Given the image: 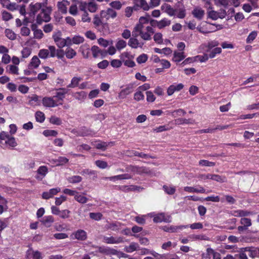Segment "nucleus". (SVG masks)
<instances>
[{
    "label": "nucleus",
    "mask_w": 259,
    "mask_h": 259,
    "mask_svg": "<svg viewBox=\"0 0 259 259\" xmlns=\"http://www.w3.org/2000/svg\"><path fill=\"white\" fill-rule=\"evenodd\" d=\"M148 60V56L145 54L140 55L137 58V61L139 64L145 63Z\"/></svg>",
    "instance_id": "obj_49"
},
{
    "label": "nucleus",
    "mask_w": 259,
    "mask_h": 259,
    "mask_svg": "<svg viewBox=\"0 0 259 259\" xmlns=\"http://www.w3.org/2000/svg\"><path fill=\"white\" fill-rule=\"evenodd\" d=\"M5 33L6 36L11 40H15L16 38V34L10 29H6Z\"/></svg>",
    "instance_id": "obj_26"
},
{
    "label": "nucleus",
    "mask_w": 259,
    "mask_h": 259,
    "mask_svg": "<svg viewBox=\"0 0 259 259\" xmlns=\"http://www.w3.org/2000/svg\"><path fill=\"white\" fill-rule=\"evenodd\" d=\"M35 117L36 121L42 123L45 121V116L43 112L41 111H37L35 114Z\"/></svg>",
    "instance_id": "obj_27"
},
{
    "label": "nucleus",
    "mask_w": 259,
    "mask_h": 259,
    "mask_svg": "<svg viewBox=\"0 0 259 259\" xmlns=\"http://www.w3.org/2000/svg\"><path fill=\"white\" fill-rule=\"evenodd\" d=\"M13 18L12 15L6 11L2 12V19L5 21H8Z\"/></svg>",
    "instance_id": "obj_51"
},
{
    "label": "nucleus",
    "mask_w": 259,
    "mask_h": 259,
    "mask_svg": "<svg viewBox=\"0 0 259 259\" xmlns=\"http://www.w3.org/2000/svg\"><path fill=\"white\" fill-rule=\"evenodd\" d=\"M89 215L91 219L96 221L100 220L103 217L102 214L100 212H91L90 213Z\"/></svg>",
    "instance_id": "obj_42"
},
{
    "label": "nucleus",
    "mask_w": 259,
    "mask_h": 259,
    "mask_svg": "<svg viewBox=\"0 0 259 259\" xmlns=\"http://www.w3.org/2000/svg\"><path fill=\"white\" fill-rule=\"evenodd\" d=\"M30 100L29 103L31 105H36L38 104V96L36 95H33L32 97H28Z\"/></svg>",
    "instance_id": "obj_45"
},
{
    "label": "nucleus",
    "mask_w": 259,
    "mask_h": 259,
    "mask_svg": "<svg viewBox=\"0 0 259 259\" xmlns=\"http://www.w3.org/2000/svg\"><path fill=\"white\" fill-rule=\"evenodd\" d=\"M232 214L234 216L236 217H242L250 215H254L256 214V212L245 210H234Z\"/></svg>",
    "instance_id": "obj_10"
},
{
    "label": "nucleus",
    "mask_w": 259,
    "mask_h": 259,
    "mask_svg": "<svg viewBox=\"0 0 259 259\" xmlns=\"http://www.w3.org/2000/svg\"><path fill=\"white\" fill-rule=\"evenodd\" d=\"M126 46V42L125 41L122 39L119 40L116 44V48L118 50H120L123 48H124Z\"/></svg>",
    "instance_id": "obj_50"
},
{
    "label": "nucleus",
    "mask_w": 259,
    "mask_h": 259,
    "mask_svg": "<svg viewBox=\"0 0 259 259\" xmlns=\"http://www.w3.org/2000/svg\"><path fill=\"white\" fill-rule=\"evenodd\" d=\"M138 246L137 243L132 242L128 246H126L124 248V250L126 252H132L137 249V247Z\"/></svg>",
    "instance_id": "obj_34"
},
{
    "label": "nucleus",
    "mask_w": 259,
    "mask_h": 259,
    "mask_svg": "<svg viewBox=\"0 0 259 259\" xmlns=\"http://www.w3.org/2000/svg\"><path fill=\"white\" fill-rule=\"evenodd\" d=\"M234 259H248L246 254L243 252H238L234 255Z\"/></svg>",
    "instance_id": "obj_64"
},
{
    "label": "nucleus",
    "mask_w": 259,
    "mask_h": 259,
    "mask_svg": "<svg viewBox=\"0 0 259 259\" xmlns=\"http://www.w3.org/2000/svg\"><path fill=\"white\" fill-rule=\"evenodd\" d=\"M249 255L252 258L259 257V247H252L251 253H249Z\"/></svg>",
    "instance_id": "obj_40"
},
{
    "label": "nucleus",
    "mask_w": 259,
    "mask_h": 259,
    "mask_svg": "<svg viewBox=\"0 0 259 259\" xmlns=\"http://www.w3.org/2000/svg\"><path fill=\"white\" fill-rule=\"evenodd\" d=\"M153 38L154 41L159 44H161L163 42L162 35L160 32L155 33L154 35Z\"/></svg>",
    "instance_id": "obj_56"
},
{
    "label": "nucleus",
    "mask_w": 259,
    "mask_h": 259,
    "mask_svg": "<svg viewBox=\"0 0 259 259\" xmlns=\"http://www.w3.org/2000/svg\"><path fill=\"white\" fill-rule=\"evenodd\" d=\"M74 199L79 203L83 204L85 203L88 200V198L82 195H79V193L75 195Z\"/></svg>",
    "instance_id": "obj_36"
},
{
    "label": "nucleus",
    "mask_w": 259,
    "mask_h": 259,
    "mask_svg": "<svg viewBox=\"0 0 259 259\" xmlns=\"http://www.w3.org/2000/svg\"><path fill=\"white\" fill-rule=\"evenodd\" d=\"M192 14L198 20H201L204 16L205 12L201 8L196 7L192 11Z\"/></svg>",
    "instance_id": "obj_9"
},
{
    "label": "nucleus",
    "mask_w": 259,
    "mask_h": 259,
    "mask_svg": "<svg viewBox=\"0 0 259 259\" xmlns=\"http://www.w3.org/2000/svg\"><path fill=\"white\" fill-rule=\"evenodd\" d=\"M80 49L82 50V54L83 57L88 58L91 51L89 46L87 44H84L80 47Z\"/></svg>",
    "instance_id": "obj_20"
},
{
    "label": "nucleus",
    "mask_w": 259,
    "mask_h": 259,
    "mask_svg": "<svg viewBox=\"0 0 259 259\" xmlns=\"http://www.w3.org/2000/svg\"><path fill=\"white\" fill-rule=\"evenodd\" d=\"M40 63V61L38 58L37 56H34L31 59V62L29 64V68H30L31 67L36 68L38 67Z\"/></svg>",
    "instance_id": "obj_18"
},
{
    "label": "nucleus",
    "mask_w": 259,
    "mask_h": 259,
    "mask_svg": "<svg viewBox=\"0 0 259 259\" xmlns=\"http://www.w3.org/2000/svg\"><path fill=\"white\" fill-rule=\"evenodd\" d=\"M76 239L83 241L87 239V233L83 230H78L75 233Z\"/></svg>",
    "instance_id": "obj_16"
},
{
    "label": "nucleus",
    "mask_w": 259,
    "mask_h": 259,
    "mask_svg": "<svg viewBox=\"0 0 259 259\" xmlns=\"http://www.w3.org/2000/svg\"><path fill=\"white\" fill-rule=\"evenodd\" d=\"M133 176L128 174H124L119 175L115 176L106 177L105 179L109 180L111 181H115L117 180H126L132 179Z\"/></svg>",
    "instance_id": "obj_8"
},
{
    "label": "nucleus",
    "mask_w": 259,
    "mask_h": 259,
    "mask_svg": "<svg viewBox=\"0 0 259 259\" xmlns=\"http://www.w3.org/2000/svg\"><path fill=\"white\" fill-rule=\"evenodd\" d=\"M72 96L77 100H82L86 97L87 94L85 92L81 91L73 93Z\"/></svg>",
    "instance_id": "obj_28"
},
{
    "label": "nucleus",
    "mask_w": 259,
    "mask_h": 259,
    "mask_svg": "<svg viewBox=\"0 0 259 259\" xmlns=\"http://www.w3.org/2000/svg\"><path fill=\"white\" fill-rule=\"evenodd\" d=\"M65 55L67 58L71 59L76 55V52L72 48L67 47L65 50Z\"/></svg>",
    "instance_id": "obj_17"
},
{
    "label": "nucleus",
    "mask_w": 259,
    "mask_h": 259,
    "mask_svg": "<svg viewBox=\"0 0 259 259\" xmlns=\"http://www.w3.org/2000/svg\"><path fill=\"white\" fill-rule=\"evenodd\" d=\"M126 171L139 175H142L143 174H149L151 173V171L148 167L132 165H128L126 167Z\"/></svg>",
    "instance_id": "obj_2"
},
{
    "label": "nucleus",
    "mask_w": 259,
    "mask_h": 259,
    "mask_svg": "<svg viewBox=\"0 0 259 259\" xmlns=\"http://www.w3.org/2000/svg\"><path fill=\"white\" fill-rule=\"evenodd\" d=\"M240 224L248 228L252 224L250 219L242 218L240 220Z\"/></svg>",
    "instance_id": "obj_38"
},
{
    "label": "nucleus",
    "mask_w": 259,
    "mask_h": 259,
    "mask_svg": "<svg viewBox=\"0 0 259 259\" xmlns=\"http://www.w3.org/2000/svg\"><path fill=\"white\" fill-rule=\"evenodd\" d=\"M120 58L122 61H124V59L125 58H127V60H133L134 58V56L128 52H123L120 55Z\"/></svg>",
    "instance_id": "obj_44"
},
{
    "label": "nucleus",
    "mask_w": 259,
    "mask_h": 259,
    "mask_svg": "<svg viewBox=\"0 0 259 259\" xmlns=\"http://www.w3.org/2000/svg\"><path fill=\"white\" fill-rule=\"evenodd\" d=\"M166 7L165 12L167 13L169 16H172L175 15L176 10L174 9L170 5L165 4Z\"/></svg>",
    "instance_id": "obj_54"
},
{
    "label": "nucleus",
    "mask_w": 259,
    "mask_h": 259,
    "mask_svg": "<svg viewBox=\"0 0 259 259\" xmlns=\"http://www.w3.org/2000/svg\"><path fill=\"white\" fill-rule=\"evenodd\" d=\"M139 44L140 42L136 38L131 37L128 41V45L134 49H137L139 47Z\"/></svg>",
    "instance_id": "obj_22"
},
{
    "label": "nucleus",
    "mask_w": 259,
    "mask_h": 259,
    "mask_svg": "<svg viewBox=\"0 0 259 259\" xmlns=\"http://www.w3.org/2000/svg\"><path fill=\"white\" fill-rule=\"evenodd\" d=\"M200 165L205 166H213L215 165V163L211 161H209L206 160H200L199 162Z\"/></svg>",
    "instance_id": "obj_58"
},
{
    "label": "nucleus",
    "mask_w": 259,
    "mask_h": 259,
    "mask_svg": "<svg viewBox=\"0 0 259 259\" xmlns=\"http://www.w3.org/2000/svg\"><path fill=\"white\" fill-rule=\"evenodd\" d=\"M189 227V225H181L179 226H163L162 229L167 232H176L178 229H182L183 228H187Z\"/></svg>",
    "instance_id": "obj_12"
},
{
    "label": "nucleus",
    "mask_w": 259,
    "mask_h": 259,
    "mask_svg": "<svg viewBox=\"0 0 259 259\" xmlns=\"http://www.w3.org/2000/svg\"><path fill=\"white\" fill-rule=\"evenodd\" d=\"M53 97H44L42 100V103L44 106L48 107H54L59 105H62V102L57 103Z\"/></svg>",
    "instance_id": "obj_4"
},
{
    "label": "nucleus",
    "mask_w": 259,
    "mask_h": 259,
    "mask_svg": "<svg viewBox=\"0 0 259 259\" xmlns=\"http://www.w3.org/2000/svg\"><path fill=\"white\" fill-rule=\"evenodd\" d=\"M189 238H192L194 239H196V240H200L209 241L210 240L209 238L205 235H192L189 236Z\"/></svg>",
    "instance_id": "obj_32"
},
{
    "label": "nucleus",
    "mask_w": 259,
    "mask_h": 259,
    "mask_svg": "<svg viewBox=\"0 0 259 259\" xmlns=\"http://www.w3.org/2000/svg\"><path fill=\"white\" fill-rule=\"evenodd\" d=\"M54 222V219L52 215L45 216L41 221V222L47 227H51Z\"/></svg>",
    "instance_id": "obj_14"
},
{
    "label": "nucleus",
    "mask_w": 259,
    "mask_h": 259,
    "mask_svg": "<svg viewBox=\"0 0 259 259\" xmlns=\"http://www.w3.org/2000/svg\"><path fill=\"white\" fill-rule=\"evenodd\" d=\"M93 23L96 26L102 25L103 27H104L107 24L106 23H103L101 20V18H100L97 15L94 16Z\"/></svg>",
    "instance_id": "obj_30"
},
{
    "label": "nucleus",
    "mask_w": 259,
    "mask_h": 259,
    "mask_svg": "<svg viewBox=\"0 0 259 259\" xmlns=\"http://www.w3.org/2000/svg\"><path fill=\"white\" fill-rule=\"evenodd\" d=\"M91 51L92 52L93 56L94 58H96L99 56L100 49L97 46H93L91 48Z\"/></svg>",
    "instance_id": "obj_53"
},
{
    "label": "nucleus",
    "mask_w": 259,
    "mask_h": 259,
    "mask_svg": "<svg viewBox=\"0 0 259 259\" xmlns=\"http://www.w3.org/2000/svg\"><path fill=\"white\" fill-rule=\"evenodd\" d=\"M58 132L55 130H46L43 132V135L46 137L53 136L56 137Z\"/></svg>",
    "instance_id": "obj_48"
},
{
    "label": "nucleus",
    "mask_w": 259,
    "mask_h": 259,
    "mask_svg": "<svg viewBox=\"0 0 259 259\" xmlns=\"http://www.w3.org/2000/svg\"><path fill=\"white\" fill-rule=\"evenodd\" d=\"M212 180L220 183H224L226 182V178L224 176H221L218 175H213Z\"/></svg>",
    "instance_id": "obj_43"
},
{
    "label": "nucleus",
    "mask_w": 259,
    "mask_h": 259,
    "mask_svg": "<svg viewBox=\"0 0 259 259\" xmlns=\"http://www.w3.org/2000/svg\"><path fill=\"white\" fill-rule=\"evenodd\" d=\"M134 99L137 101L143 100L144 99V95L141 91H138L134 94Z\"/></svg>",
    "instance_id": "obj_41"
},
{
    "label": "nucleus",
    "mask_w": 259,
    "mask_h": 259,
    "mask_svg": "<svg viewBox=\"0 0 259 259\" xmlns=\"http://www.w3.org/2000/svg\"><path fill=\"white\" fill-rule=\"evenodd\" d=\"M49 55V51L47 49H41L38 53V56L41 59H46Z\"/></svg>",
    "instance_id": "obj_47"
},
{
    "label": "nucleus",
    "mask_w": 259,
    "mask_h": 259,
    "mask_svg": "<svg viewBox=\"0 0 259 259\" xmlns=\"http://www.w3.org/2000/svg\"><path fill=\"white\" fill-rule=\"evenodd\" d=\"M122 62L121 60L114 59L111 61V65L114 68H119L121 66Z\"/></svg>",
    "instance_id": "obj_60"
},
{
    "label": "nucleus",
    "mask_w": 259,
    "mask_h": 259,
    "mask_svg": "<svg viewBox=\"0 0 259 259\" xmlns=\"http://www.w3.org/2000/svg\"><path fill=\"white\" fill-rule=\"evenodd\" d=\"M37 174L39 175L41 177L39 176L35 177L37 180H42L48 172V168L46 166H40L37 170Z\"/></svg>",
    "instance_id": "obj_13"
},
{
    "label": "nucleus",
    "mask_w": 259,
    "mask_h": 259,
    "mask_svg": "<svg viewBox=\"0 0 259 259\" xmlns=\"http://www.w3.org/2000/svg\"><path fill=\"white\" fill-rule=\"evenodd\" d=\"M109 65V62L106 60H104L98 63V67L100 69H105Z\"/></svg>",
    "instance_id": "obj_63"
},
{
    "label": "nucleus",
    "mask_w": 259,
    "mask_h": 259,
    "mask_svg": "<svg viewBox=\"0 0 259 259\" xmlns=\"http://www.w3.org/2000/svg\"><path fill=\"white\" fill-rule=\"evenodd\" d=\"M51 12L52 9L51 7H47L46 9H41V12L36 17V21L37 24L41 25L43 22H49L51 19L50 16Z\"/></svg>",
    "instance_id": "obj_1"
},
{
    "label": "nucleus",
    "mask_w": 259,
    "mask_h": 259,
    "mask_svg": "<svg viewBox=\"0 0 259 259\" xmlns=\"http://www.w3.org/2000/svg\"><path fill=\"white\" fill-rule=\"evenodd\" d=\"M163 189L164 190V192L168 195H173L176 192V189L175 187L163 185Z\"/></svg>",
    "instance_id": "obj_31"
},
{
    "label": "nucleus",
    "mask_w": 259,
    "mask_h": 259,
    "mask_svg": "<svg viewBox=\"0 0 259 259\" xmlns=\"http://www.w3.org/2000/svg\"><path fill=\"white\" fill-rule=\"evenodd\" d=\"M194 58H195V61L197 59L200 62H204L208 60L209 57L208 54H204L202 56L197 55L194 57Z\"/></svg>",
    "instance_id": "obj_52"
},
{
    "label": "nucleus",
    "mask_w": 259,
    "mask_h": 259,
    "mask_svg": "<svg viewBox=\"0 0 259 259\" xmlns=\"http://www.w3.org/2000/svg\"><path fill=\"white\" fill-rule=\"evenodd\" d=\"M56 95L54 96L53 98H57V103H59L60 101L62 103L65 95L68 94L70 90L67 88H59L56 89Z\"/></svg>",
    "instance_id": "obj_5"
},
{
    "label": "nucleus",
    "mask_w": 259,
    "mask_h": 259,
    "mask_svg": "<svg viewBox=\"0 0 259 259\" xmlns=\"http://www.w3.org/2000/svg\"><path fill=\"white\" fill-rule=\"evenodd\" d=\"M133 91V85L128 84L126 88L122 89L119 93V97L121 98H124L127 95L130 94Z\"/></svg>",
    "instance_id": "obj_11"
},
{
    "label": "nucleus",
    "mask_w": 259,
    "mask_h": 259,
    "mask_svg": "<svg viewBox=\"0 0 259 259\" xmlns=\"http://www.w3.org/2000/svg\"><path fill=\"white\" fill-rule=\"evenodd\" d=\"M184 52H175L174 54L173 60L175 62H180L185 58Z\"/></svg>",
    "instance_id": "obj_24"
},
{
    "label": "nucleus",
    "mask_w": 259,
    "mask_h": 259,
    "mask_svg": "<svg viewBox=\"0 0 259 259\" xmlns=\"http://www.w3.org/2000/svg\"><path fill=\"white\" fill-rule=\"evenodd\" d=\"M131 154L134 156H138L146 159H148L149 158L155 159L156 158V157L154 156H151L149 154H146L143 152H139L137 151H132Z\"/></svg>",
    "instance_id": "obj_15"
},
{
    "label": "nucleus",
    "mask_w": 259,
    "mask_h": 259,
    "mask_svg": "<svg viewBox=\"0 0 259 259\" xmlns=\"http://www.w3.org/2000/svg\"><path fill=\"white\" fill-rule=\"evenodd\" d=\"M82 80L80 77H73L71 81V83L67 85V88H74L78 85L79 82Z\"/></svg>",
    "instance_id": "obj_19"
},
{
    "label": "nucleus",
    "mask_w": 259,
    "mask_h": 259,
    "mask_svg": "<svg viewBox=\"0 0 259 259\" xmlns=\"http://www.w3.org/2000/svg\"><path fill=\"white\" fill-rule=\"evenodd\" d=\"M208 16L212 20H215L219 18V13L215 11H211L208 13Z\"/></svg>",
    "instance_id": "obj_59"
},
{
    "label": "nucleus",
    "mask_w": 259,
    "mask_h": 259,
    "mask_svg": "<svg viewBox=\"0 0 259 259\" xmlns=\"http://www.w3.org/2000/svg\"><path fill=\"white\" fill-rule=\"evenodd\" d=\"M147 101L148 102H153L155 100V97L151 91L146 92Z\"/></svg>",
    "instance_id": "obj_55"
},
{
    "label": "nucleus",
    "mask_w": 259,
    "mask_h": 259,
    "mask_svg": "<svg viewBox=\"0 0 259 259\" xmlns=\"http://www.w3.org/2000/svg\"><path fill=\"white\" fill-rule=\"evenodd\" d=\"M112 143L111 142V144ZM110 144V143L107 142H101L100 143L97 144L96 147L98 149H100L102 151H105L107 147Z\"/></svg>",
    "instance_id": "obj_46"
},
{
    "label": "nucleus",
    "mask_w": 259,
    "mask_h": 259,
    "mask_svg": "<svg viewBox=\"0 0 259 259\" xmlns=\"http://www.w3.org/2000/svg\"><path fill=\"white\" fill-rule=\"evenodd\" d=\"M50 122L54 125H59L62 124L61 119L55 116H52L50 118Z\"/></svg>",
    "instance_id": "obj_37"
},
{
    "label": "nucleus",
    "mask_w": 259,
    "mask_h": 259,
    "mask_svg": "<svg viewBox=\"0 0 259 259\" xmlns=\"http://www.w3.org/2000/svg\"><path fill=\"white\" fill-rule=\"evenodd\" d=\"M176 122L178 124H193L194 122V120L192 119H185L183 118H180L176 120Z\"/></svg>",
    "instance_id": "obj_25"
},
{
    "label": "nucleus",
    "mask_w": 259,
    "mask_h": 259,
    "mask_svg": "<svg viewBox=\"0 0 259 259\" xmlns=\"http://www.w3.org/2000/svg\"><path fill=\"white\" fill-rule=\"evenodd\" d=\"M153 222L156 223L162 222L170 223L171 222V217L169 215L166 217L164 213H160L154 217Z\"/></svg>",
    "instance_id": "obj_7"
},
{
    "label": "nucleus",
    "mask_w": 259,
    "mask_h": 259,
    "mask_svg": "<svg viewBox=\"0 0 259 259\" xmlns=\"http://www.w3.org/2000/svg\"><path fill=\"white\" fill-rule=\"evenodd\" d=\"M222 52V49L221 48H215L212 50L210 52V53L208 54L209 58H213L215 57L217 54H221Z\"/></svg>",
    "instance_id": "obj_35"
},
{
    "label": "nucleus",
    "mask_w": 259,
    "mask_h": 259,
    "mask_svg": "<svg viewBox=\"0 0 259 259\" xmlns=\"http://www.w3.org/2000/svg\"><path fill=\"white\" fill-rule=\"evenodd\" d=\"M5 143L12 147H16L17 145L15 139L11 136L7 140H6Z\"/></svg>",
    "instance_id": "obj_39"
},
{
    "label": "nucleus",
    "mask_w": 259,
    "mask_h": 259,
    "mask_svg": "<svg viewBox=\"0 0 259 259\" xmlns=\"http://www.w3.org/2000/svg\"><path fill=\"white\" fill-rule=\"evenodd\" d=\"M42 5L45 6L46 5L43 4V3H36L34 4H31L29 5V8L32 9V11H33L36 13L38 10L41 9V7H42Z\"/></svg>",
    "instance_id": "obj_29"
},
{
    "label": "nucleus",
    "mask_w": 259,
    "mask_h": 259,
    "mask_svg": "<svg viewBox=\"0 0 259 259\" xmlns=\"http://www.w3.org/2000/svg\"><path fill=\"white\" fill-rule=\"evenodd\" d=\"M83 37L79 35L75 36L72 38L73 44H79L83 42Z\"/></svg>",
    "instance_id": "obj_61"
},
{
    "label": "nucleus",
    "mask_w": 259,
    "mask_h": 259,
    "mask_svg": "<svg viewBox=\"0 0 259 259\" xmlns=\"http://www.w3.org/2000/svg\"><path fill=\"white\" fill-rule=\"evenodd\" d=\"M82 180V178L79 176H73L67 178L68 182L71 184L79 183Z\"/></svg>",
    "instance_id": "obj_21"
},
{
    "label": "nucleus",
    "mask_w": 259,
    "mask_h": 259,
    "mask_svg": "<svg viewBox=\"0 0 259 259\" xmlns=\"http://www.w3.org/2000/svg\"><path fill=\"white\" fill-rule=\"evenodd\" d=\"M61 32L60 31H58L53 35V38L54 39V41L60 49L63 48L66 45L65 39L61 38Z\"/></svg>",
    "instance_id": "obj_6"
},
{
    "label": "nucleus",
    "mask_w": 259,
    "mask_h": 259,
    "mask_svg": "<svg viewBox=\"0 0 259 259\" xmlns=\"http://www.w3.org/2000/svg\"><path fill=\"white\" fill-rule=\"evenodd\" d=\"M56 162H57L56 163L57 165H63L68 162V159L65 157L60 156L58 158Z\"/></svg>",
    "instance_id": "obj_57"
},
{
    "label": "nucleus",
    "mask_w": 259,
    "mask_h": 259,
    "mask_svg": "<svg viewBox=\"0 0 259 259\" xmlns=\"http://www.w3.org/2000/svg\"><path fill=\"white\" fill-rule=\"evenodd\" d=\"M134 11H138L140 9H142L144 11H148L150 9V6L145 0H134Z\"/></svg>",
    "instance_id": "obj_3"
},
{
    "label": "nucleus",
    "mask_w": 259,
    "mask_h": 259,
    "mask_svg": "<svg viewBox=\"0 0 259 259\" xmlns=\"http://www.w3.org/2000/svg\"><path fill=\"white\" fill-rule=\"evenodd\" d=\"M70 211L67 209H64L60 211L59 216L62 219H67L69 217Z\"/></svg>",
    "instance_id": "obj_62"
},
{
    "label": "nucleus",
    "mask_w": 259,
    "mask_h": 259,
    "mask_svg": "<svg viewBox=\"0 0 259 259\" xmlns=\"http://www.w3.org/2000/svg\"><path fill=\"white\" fill-rule=\"evenodd\" d=\"M257 36V31H253L247 36L246 41L247 44L251 43Z\"/></svg>",
    "instance_id": "obj_33"
},
{
    "label": "nucleus",
    "mask_w": 259,
    "mask_h": 259,
    "mask_svg": "<svg viewBox=\"0 0 259 259\" xmlns=\"http://www.w3.org/2000/svg\"><path fill=\"white\" fill-rule=\"evenodd\" d=\"M171 23L170 20H168L167 18H164L161 21H158V28L162 29L165 26H169Z\"/></svg>",
    "instance_id": "obj_23"
}]
</instances>
